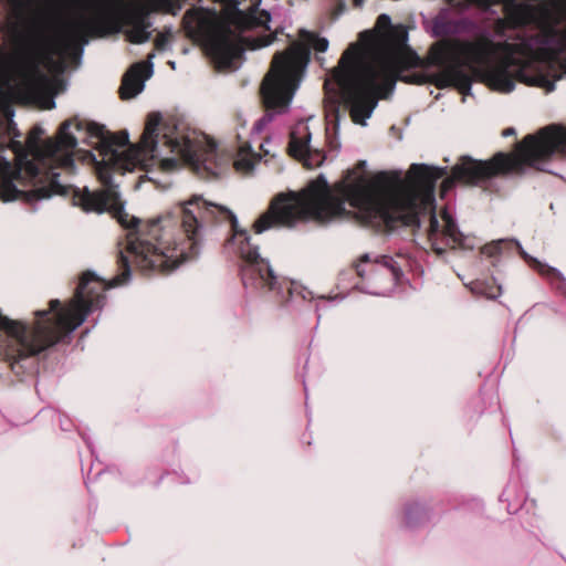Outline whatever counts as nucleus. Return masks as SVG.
<instances>
[{"mask_svg": "<svg viewBox=\"0 0 566 566\" xmlns=\"http://www.w3.org/2000/svg\"><path fill=\"white\" fill-rule=\"evenodd\" d=\"M31 156L19 155L17 164L0 154V198L34 202L53 195L72 196L86 212L113 211L127 230L126 248L118 253L120 273L106 282L94 272L82 274L74 296L65 304L51 300L48 310L34 313L33 323L0 315V355L18 377L33 373L41 354L70 340L87 316L101 311L105 291L127 283L132 264L143 272L171 271L184 262V200L147 222L125 211L111 171L137 167L174 172L184 164V122L163 120L160 113L147 117L138 145L128 135H114L97 123L64 122L55 138L42 144L29 140Z\"/></svg>", "mask_w": 566, "mask_h": 566, "instance_id": "obj_1", "label": "nucleus"}, {"mask_svg": "<svg viewBox=\"0 0 566 566\" xmlns=\"http://www.w3.org/2000/svg\"><path fill=\"white\" fill-rule=\"evenodd\" d=\"M446 174L447 167L412 164L405 177L400 171H381L367 178L353 171L334 187L319 176L298 192L279 195L255 220L253 230L261 234L275 226L331 221L343 217L348 203L357 219L378 229L423 226L438 254L448 247L472 250L475 238L461 233L447 209L434 212V186Z\"/></svg>", "mask_w": 566, "mask_h": 566, "instance_id": "obj_2", "label": "nucleus"}, {"mask_svg": "<svg viewBox=\"0 0 566 566\" xmlns=\"http://www.w3.org/2000/svg\"><path fill=\"white\" fill-rule=\"evenodd\" d=\"M176 0H73L80 12L64 23L53 27L49 20L39 22L32 31L31 48L17 64L15 86L43 108L55 107L54 96L65 90L59 75H50L44 69H61L53 53L80 49L83 51L88 36L103 33L109 25L122 20L126 27V39L136 44L147 42L151 32L149 13L157 10L171 11Z\"/></svg>", "mask_w": 566, "mask_h": 566, "instance_id": "obj_3", "label": "nucleus"}, {"mask_svg": "<svg viewBox=\"0 0 566 566\" xmlns=\"http://www.w3.org/2000/svg\"><path fill=\"white\" fill-rule=\"evenodd\" d=\"M504 11L511 25L536 30L504 41V93L516 82L554 91L566 75V0H504Z\"/></svg>", "mask_w": 566, "mask_h": 566, "instance_id": "obj_4", "label": "nucleus"}, {"mask_svg": "<svg viewBox=\"0 0 566 566\" xmlns=\"http://www.w3.org/2000/svg\"><path fill=\"white\" fill-rule=\"evenodd\" d=\"M403 65L399 43L365 31L343 53L325 86L338 91L355 124L366 126L379 99L392 92Z\"/></svg>", "mask_w": 566, "mask_h": 566, "instance_id": "obj_5", "label": "nucleus"}, {"mask_svg": "<svg viewBox=\"0 0 566 566\" xmlns=\"http://www.w3.org/2000/svg\"><path fill=\"white\" fill-rule=\"evenodd\" d=\"M554 155L566 156V125H548L526 136L514 154L500 153L485 161L462 156L452 167L451 176L442 181L441 191L446 193L457 181L479 185L494 175L517 171L524 166L543 170Z\"/></svg>", "mask_w": 566, "mask_h": 566, "instance_id": "obj_6", "label": "nucleus"}, {"mask_svg": "<svg viewBox=\"0 0 566 566\" xmlns=\"http://www.w3.org/2000/svg\"><path fill=\"white\" fill-rule=\"evenodd\" d=\"M302 36L304 42H294L285 52L274 55L261 85L268 112L254 124L253 134L262 133L274 114L283 113L289 108L310 61V48L317 52H325L328 49V40L325 38H318L307 31H303Z\"/></svg>", "mask_w": 566, "mask_h": 566, "instance_id": "obj_7", "label": "nucleus"}, {"mask_svg": "<svg viewBox=\"0 0 566 566\" xmlns=\"http://www.w3.org/2000/svg\"><path fill=\"white\" fill-rule=\"evenodd\" d=\"M220 2L222 11L220 15L214 10V69L237 70L243 53V43L248 42L253 50L269 46L274 41V35H263L249 40L243 36V31L251 22L242 10L238 8L237 0H214Z\"/></svg>", "mask_w": 566, "mask_h": 566, "instance_id": "obj_8", "label": "nucleus"}, {"mask_svg": "<svg viewBox=\"0 0 566 566\" xmlns=\"http://www.w3.org/2000/svg\"><path fill=\"white\" fill-rule=\"evenodd\" d=\"M223 214L231 229L234 231L233 240L238 243V250L242 258L241 276L243 285L247 289L272 291L282 295V284L274 274L268 260L261 258L259 248L250 242V235L245 230H237L238 219L235 214L223 206L214 203V217Z\"/></svg>", "mask_w": 566, "mask_h": 566, "instance_id": "obj_9", "label": "nucleus"}, {"mask_svg": "<svg viewBox=\"0 0 566 566\" xmlns=\"http://www.w3.org/2000/svg\"><path fill=\"white\" fill-rule=\"evenodd\" d=\"M356 272L365 281L360 289L377 296L391 294L403 277L397 261L386 255L375 260L365 255L356 264Z\"/></svg>", "mask_w": 566, "mask_h": 566, "instance_id": "obj_10", "label": "nucleus"}, {"mask_svg": "<svg viewBox=\"0 0 566 566\" xmlns=\"http://www.w3.org/2000/svg\"><path fill=\"white\" fill-rule=\"evenodd\" d=\"M312 134L306 122H298L291 130L289 149L293 157L302 160L308 168H315L323 164L325 156L318 148H314L311 142Z\"/></svg>", "mask_w": 566, "mask_h": 566, "instance_id": "obj_11", "label": "nucleus"}, {"mask_svg": "<svg viewBox=\"0 0 566 566\" xmlns=\"http://www.w3.org/2000/svg\"><path fill=\"white\" fill-rule=\"evenodd\" d=\"M185 27L189 36L212 59V10L192 9L186 13Z\"/></svg>", "mask_w": 566, "mask_h": 566, "instance_id": "obj_12", "label": "nucleus"}, {"mask_svg": "<svg viewBox=\"0 0 566 566\" xmlns=\"http://www.w3.org/2000/svg\"><path fill=\"white\" fill-rule=\"evenodd\" d=\"M155 53H149L146 62L133 64L125 73L120 86L123 98H132L138 95L145 87V82L154 73L153 59Z\"/></svg>", "mask_w": 566, "mask_h": 566, "instance_id": "obj_13", "label": "nucleus"}, {"mask_svg": "<svg viewBox=\"0 0 566 566\" xmlns=\"http://www.w3.org/2000/svg\"><path fill=\"white\" fill-rule=\"evenodd\" d=\"M261 159L258 153H254L248 143L242 144L233 158V166L237 170L249 172Z\"/></svg>", "mask_w": 566, "mask_h": 566, "instance_id": "obj_14", "label": "nucleus"}, {"mask_svg": "<svg viewBox=\"0 0 566 566\" xmlns=\"http://www.w3.org/2000/svg\"><path fill=\"white\" fill-rule=\"evenodd\" d=\"M515 244L517 245L520 253L524 258V260H526L530 263V265L538 273L551 279L552 281L565 280L563 274L557 269L549 266L535 258H532L526 251H524L523 247L517 241H515Z\"/></svg>", "mask_w": 566, "mask_h": 566, "instance_id": "obj_15", "label": "nucleus"}, {"mask_svg": "<svg viewBox=\"0 0 566 566\" xmlns=\"http://www.w3.org/2000/svg\"><path fill=\"white\" fill-rule=\"evenodd\" d=\"M471 290L476 293L484 295L488 298H496L502 294L501 285H493L490 283L475 282L472 283Z\"/></svg>", "mask_w": 566, "mask_h": 566, "instance_id": "obj_16", "label": "nucleus"}, {"mask_svg": "<svg viewBox=\"0 0 566 566\" xmlns=\"http://www.w3.org/2000/svg\"><path fill=\"white\" fill-rule=\"evenodd\" d=\"M511 243H512V241H509V240L493 241V242L482 247L481 253L485 256L493 258V256L502 253V250L504 249V247H506Z\"/></svg>", "mask_w": 566, "mask_h": 566, "instance_id": "obj_17", "label": "nucleus"}, {"mask_svg": "<svg viewBox=\"0 0 566 566\" xmlns=\"http://www.w3.org/2000/svg\"><path fill=\"white\" fill-rule=\"evenodd\" d=\"M390 17L386 13L380 14L377 19V27L380 29L388 28L390 25Z\"/></svg>", "mask_w": 566, "mask_h": 566, "instance_id": "obj_18", "label": "nucleus"}, {"mask_svg": "<svg viewBox=\"0 0 566 566\" xmlns=\"http://www.w3.org/2000/svg\"><path fill=\"white\" fill-rule=\"evenodd\" d=\"M155 44L158 49L160 50H164L166 48V45L168 44V35L164 34V33H160L156 40H155Z\"/></svg>", "mask_w": 566, "mask_h": 566, "instance_id": "obj_19", "label": "nucleus"}, {"mask_svg": "<svg viewBox=\"0 0 566 566\" xmlns=\"http://www.w3.org/2000/svg\"><path fill=\"white\" fill-rule=\"evenodd\" d=\"M269 144H270V142L268 140L266 143H262V144L260 145L261 149H262L265 154H270V153H271V150L269 149V146H268Z\"/></svg>", "mask_w": 566, "mask_h": 566, "instance_id": "obj_20", "label": "nucleus"}, {"mask_svg": "<svg viewBox=\"0 0 566 566\" xmlns=\"http://www.w3.org/2000/svg\"><path fill=\"white\" fill-rule=\"evenodd\" d=\"M60 426H61V429L64 430V431H67L71 428L69 422L61 421Z\"/></svg>", "mask_w": 566, "mask_h": 566, "instance_id": "obj_21", "label": "nucleus"}, {"mask_svg": "<svg viewBox=\"0 0 566 566\" xmlns=\"http://www.w3.org/2000/svg\"><path fill=\"white\" fill-rule=\"evenodd\" d=\"M514 134V129L513 128H507L506 130H504L503 135L504 136H510V135H513Z\"/></svg>", "mask_w": 566, "mask_h": 566, "instance_id": "obj_22", "label": "nucleus"}, {"mask_svg": "<svg viewBox=\"0 0 566 566\" xmlns=\"http://www.w3.org/2000/svg\"><path fill=\"white\" fill-rule=\"evenodd\" d=\"M213 148H214V164L217 163V158H218V151H217V145L214 144L213 145Z\"/></svg>", "mask_w": 566, "mask_h": 566, "instance_id": "obj_23", "label": "nucleus"}, {"mask_svg": "<svg viewBox=\"0 0 566 566\" xmlns=\"http://www.w3.org/2000/svg\"><path fill=\"white\" fill-rule=\"evenodd\" d=\"M363 2H364V0H355V4L358 6V7L361 6Z\"/></svg>", "mask_w": 566, "mask_h": 566, "instance_id": "obj_24", "label": "nucleus"}, {"mask_svg": "<svg viewBox=\"0 0 566 566\" xmlns=\"http://www.w3.org/2000/svg\"><path fill=\"white\" fill-rule=\"evenodd\" d=\"M169 65L171 66V69H176V63L174 61H169Z\"/></svg>", "mask_w": 566, "mask_h": 566, "instance_id": "obj_25", "label": "nucleus"}, {"mask_svg": "<svg viewBox=\"0 0 566 566\" xmlns=\"http://www.w3.org/2000/svg\"><path fill=\"white\" fill-rule=\"evenodd\" d=\"M263 15L265 17V20H266V21H269V20H270V15H269L266 12H264V13H263Z\"/></svg>", "mask_w": 566, "mask_h": 566, "instance_id": "obj_26", "label": "nucleus"}]
</instances>
